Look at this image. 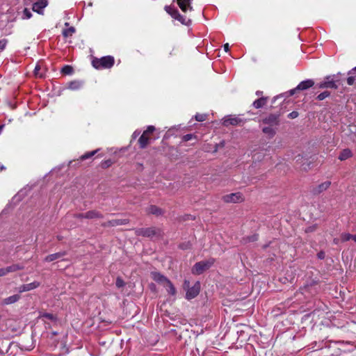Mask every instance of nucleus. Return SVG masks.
Returning <instances> with one entry per match:
<instances>
[{
    "label": "nucleus",
    "mask_w": 356,
    "mask_h": 356,
    "mask_svg": "<svg viewBox=\"0 0 356 356\" xmlns=\"http://www.w3.org/2000/svg\"><path fill=\"white\" fill-rule=\"evenodd\" d=\"M92 66L96 69H106L111 67L114 64L113 56H107L101 58H95L92 62Z\"/></svg>",
    "instance_id": "1"
},
{
    "label": "nucleus",
    "mask_w": 356,
    "mask_h": 356,
    "mask_svg": "<svg viewBox=\"0 0 356 356\" xmlns=\"http://www.w3.org/2000/svg\"><path fill=\"white\" fill-rule=\"evenodd\" d=\"M189 281L185 280L184 283V288L186 290V299L191 300L199 294L200 290V283L197 282L192 287L189 286Z\"/></svg>",
    "instance_id": "2"
},
{
    "label": "nucleus",
    "mask_w": 356,
    "mask_h": 356,
    "mask_svg": "<svg viewBox=\"0 0 356 356\" xmlns=\"http://www.w3.org/2000/svg\"><path fill=\"white\" fill-rule=\"evenodd\" d=\"M214 264L213 259L202 261L196 263L192 268V273L195 275H200L209 269Z\"/></svg>",
    "instance_id": "3"
},
{
    "label": "nucleus",
    "mask_w": 356,
    "mask_h": 356,
    "mask_svg": "<svg viewBox=\"0 0 356 356\" xmlns=\"http://www.w3.org/2000/svg\"><path fill=\"white\" fill-rule=\"evenodd\" d=\"M165 10L172 18L178 20L182 24L189 25V24L191 23V20L186 18V17L180 15L177 9L171 6H166L165 7Z\"/></svg>",
    "instance_id": "4"
},
{
    "label": "nucleus",
    "mask_w": 356,
    "mask_h": 356,
    "mask_svg": "<svg viewBox=\"0 0 356 356\" xmlns=\"http://www.w3.org/2000/svg\"><path fill=\"white\" fill-rule=\"evenodd\" d=\"M155 130V127L152 125H149L147 127V129L143 132L138 140V143L140 147L141 148H145L147 144L149 143V134L152 133Z\"/></svg>",
    "instance_id": "5"
},
{
    "label": "nucleus",
    "mask_w": 356,
    "mask_h": 356,
    "mask_svg": "<svg viewBox=\"0 0 356 356\" xmlns=\"http://www.w3.org/2000/svg\"><path fill=\"white\" fill-rule=\"evenodd\" d=\"M244 124V120L238 117V116H234V115H229L224 118L223 120V124L225 126H229V125H243Z\"/></svg>",
    "instance_id": "6"
},
{
    "label": "nucleus",
    "mask_w": 356,
    "mask_h": 356,
    "mask_svg": "<svg viewBox=\"0 0 356 356\" xmlns=\"http://www.w3.org/2000/svg\"><path fill=\"white\" fill-rule=\"evenodd\" d=\"M222 200L227 203H238L243 202L244 199L241 193H234L224 195Z\"/></svg>",
    "instance_id": "7"
},
{
    "label": "nucleus",
    "mask_w": 356,
    "mask_h": 356,
    "mask_svg": "<svg viewBox=\"0 0 356 356\" xmlns=\"http://www.w3.org/2000/svg\"><path fill=\"white\" fill-rule=\"evenodd\" d=\"M319 88H337V85L332 76H327L318 85Z\"/></svg>",
    "instance_id": "8"
},
{
    "label": "nucleus",
    "mask_w": 356,
    "mask_h": 356,
    "mask_svg": "<svg viewBox=\"0 0 356 356\" xmlns=\"http://www.w3.org/2000/svg\"><path fill=\"white\" fill-rule=\"evenodd\" d=\"M48 5L47 0H37L32 6V10L40 15H43L44 9Z\"/></svg>",
    "instance_id": "9"
},
{
    "label": "nucleus",
    "mask_w": 356,
    "mask_h": 356,
    "mask_svg": "<svg viewBox=\"0 0 356 356\" xmlns=\"http://www.w3.org/2000/svg\"><path fill=\"white\" fill-rule=\"evenodd\" d=\"M40 282H36V281L33 282L29 284H22L19 287V292L23 293V292L33 290V289L38 288L40 286Z\"/></svg>",
    "instance_id": "10"
},
{
    "label": "nucleus",
    "mask_w": 356,
    "mask_h": 356,
    "mask_svg": "<svg viewBox=\"0 0 356 356\" xmlns=\"http://www.w3.org/2000/svg\"><path fill=\"white\" fill-rule=\"evenodd\" d=\"M177 3L181 10L186 13L188 10H192V6H191V0H177Z\"/></svg>",
    "instance_id": "11"
},
{
    "label": "nucleus",
    "mask_w": 356,
    "mask_h": 356,
    "mask_svg": "<svg viewBox=\"0 0 356 356\" xmlns=\"http://www.w3.org/2000/svg\"><path fill=\"white\" fill-rule=\"evenodd\" d=\"M20 298H21V296L19 294L13 295L6 298H4L2 300L1 304L3 305H11V304L17 302Z\"/></svg>",
    "instance_id": "12"
},
{
    "label": "nucleus",
    "mask_w": 356,
    "mask_h": 356,
    "mask_svg": "<svg viewBox=\"0 0 356 356\" xmlns=\"http://www.w3.org/2000/svg\"><path fill=\"white\" fill-rule=\"evenodd\" d=\"M76 217L77 218H90V219H92V218H99L100 217V214L96 211H88L85 213H80V214H78L76 215Z\"/></svg>",
    "instance_id": "13"
},
{
    "label": "nucleus",
    "mask_w": 356,
    "mask_h": 356,
    "mask_svg": "<svg viewBox=\"0 0 356 356\" xmlns=\"http://www.w3.org/2000/svg\"><path fill=\"white\" fill-rule=\"evenodd\" d=\"M152 279L159 282V283H161L163 284V285H165L167 282L169 280L168 278H166L165 276H163V275L160 274L159 273H157V272H153L152 273Z\"/></svg>",
    "instance_id": "14"
},
{
    "label": "nucleus",
    "mask_w": 356,
    "mask_h": 356,
    "mask_svg": "<svg viewBox=\"0 0 356 356\" xmlns=\"http://www.w3.org/2000/svg\"><path fill=\"white\" fill-rule=\"evenodd\" d=\"M65 255H66V252H56L54 254H51L47 255L44 258V261L47 262H51L54 260L58 259Z\"/></svg>",
    "instance_id": "15"
},
{
    "label": "nucleus",
    "mask_w": 356,
    "mask_h": 356,
    "mask_svg": "<svg viewBox=\"0 0 356 356\" xmlns=\"http://www.w3.org/2000/svg\"><path fill=\"white\" fill-rule=\"evenodd\" d=\"M314 84V82L312 79H307L303 81H301L297 86L296 89L300 90H306L312 87Z\"/></svg>",
    "instance_id": "16"
},
{
    "label": "nucleus",
    "mask_w": 356,
    "mask_h": 356,
    "mask_svg": "<svg viewBox=\"0 0 356 356\" xmlns=\"http://www.w3.org/2000/svg\"><path fill=\"white\" fill-rule=\"evenodd\" d=\"M138 233H139V234H141L143 236L152 237L156 234V230L153 227H150V228L142 229L138 231Z\"/></svg>",
    "instance_id": "17"
},
{
    "label": "nucleus",
    "mask_w": 356,
    "mask_h": 356,
    "mask_svg": "<svg viewBox=\"0 0 356 356\" xmlns=\"http://www.w3.org/2000/svg\"><path fill=\"white\" fill-rule=\"evenodd\" d=\"M263 123L270 126H277L278 124L277 118L274 115H270L263 120Z\"/></svg>",
    "instance_id": "18"
},
{
    "label": "nucleus",
    "mask_w": 356,
    "mask_h": 356,
    "mask_svg": "<svg viewBox=\"0 0 356 356\" xmlns=\"http://www.w3.org/2000/svg\"><path fill=\"white\" fill-rule=\"evenodd\" d=\"M276 126H270L268 125L266 127H264L262 131L264 134L268 135L270 137H273L275 134V127Z\"/></svg>",
    "instance_id": "19"
},
{
    "label": "nucleus",
    "mask_w": 356,
    "mask_h": 356,
    "mask_svg": "<svg viewBox=\"0 0 356 356\" xmlns=\"http://www.w3.org/2000/svg\"><path fill=\"white\" fill-rule=\"evenodd\" d=\"M128 222L127 219H113L108 222V226H117L121 225H125Z\"/></svg>",
    "instance_id": "20"
},
{
    "label": "nucleus",
    "mask_w": 356,
    "mask_h": 356,
    "mask_svg": "<svg viewBox=\"0 0 356 356\" xmlns=\"http://www.w3.org/2000/svg\"><path fill=\"white\" fill-rule=\"evenodd\" d=\"M5 268L6 270V273L8 274L10 273L17 271L19 270H22L24 269V266L19 264H13L11 266L6 267Z\"/></svg>",
    "instance_id": "21"
},
{
    "label": "nucleus",
    "mask_w": 356,
    "mask_h": 356,
    "mask_svg": "<svg viewBox=\"0 0 356 356\" xmlns=\"http://www.w3.org/2000/svg\"><path fill=\"white\" fill-rule=\"evenodd\" d=\"M267 102V97H261L257 99L253 102V106L255 108H260L263 107Z\"/></svg>",
    "instance_id": "22"
},
{
    "label": "nucleus",
    "mask_w": 356,
    "mask_h": 356,
    "mask_svg": "<svg viewBox=\"0 0 356 356\" xmlns=\"http://www.w3.org/2000/svg\"><path fill=\"white\" fill-rule=\"evenodd\" d=\"M351 156H352L351 151L348 149H345L339 154V159L341 161H344V160L351 157Z\"/></svg>",
    "instance_id": "23"
},
{
    "label": "nucleus",
    "mask_w": 356,
    "mask_h": 356,
    "mask_svg": "<svg viewBox=\"0 0 356 356\" xmlns=\"http://www.w3.org/2000/svg\"><path fill=\"white\" fill-rule=\"evenodd\" d=\"M164 286L166 288L167 291L170 295L175 296L176 294V289L170 280L167 282Z\"/></svg>",
    "instance_id": "24"
},
{
    "label": "nucleus",
    "mask_w": 356,
    "mask_h": 356,
    "mask_svg": "<svg viewBox=\"0 0 356 356\" xmlns=\"http://www.w3.org/2000/svg\"><path fill=\"white\" fill-rule=\"evenodd\" d=\"M82 86V83L79 81H74L69 83L68 88L71 90H78Z\"/></svg>",
    "instance_id": "25"
},
{
    "label": "nucleus",
    "mask_w": 356,
    "mask_h": 356,
    "mask_svg": "<svg viewBox=\"0 0 356 356\" xmlns=\"http://www.w3.org/2000/svg\"><path fill=\"white\" fill-rule=\"evenodd\" d=\"M74 32H75V29L72 26L68 29H64L63 31V35L65 38H67V37L72 36Z\"/></svg>",
    "instance_id": "26"
},
{
    "label": "nucleus",
    "mask_w": 356,
    "mask_h": 356,
    "mask_svg": "<svg viewBox=\"0 0 356 356\" xmlns=\"http://www.w3.org/2000/svg\"><path fill=\"white\" fill-rule=\"evenodd\" d=\"M330 184H331V182L329 181H326L322 183L321 184H320L318 186V191L319 193H321V192H322L323 191L327 190L330 187Z\"/></svg>",
    "instance_id": "27"
},
{
    "label": "nucleus",
    "mask_w": 356,
    "mask_h": 356,
    "mask_svg": "<svg viewBox=\"0 0 356 356\" xmlns=\"http://www.w3.org/2000/svg\"><path fill=\"white\" fill-rule=\"evenodd\" d=\"M149 212L157 216L162 213L161 210L156 206H150L149 208Z\"/></svg>",
    "instance_id": "28"
},
{
    "label": "nucleus",
    "mask_w": 356,
    "mask_h": 356,
    "mask_svg": "<svg viewBox=\"0 0 356 356\" xmlns=\"http://www.w3.org/2000/svg\"><path fill=\"white\" fill-rule=\"evenodd\" d=\"M32 16V14H31V12L27 9V8H25L24 10H23V14H22V19H29Z\"/></svg>",
    "instance_id": "29"
},
{
    "label": "nucleus",
    "mask_w": 356,
    "mask_h": 356,
    "mask_svg": "<svg viewBox=\"0 0 356 356\" xmlns=\"http://www.w3.org/2000/svg\"><path fill=\"white\" fill-rule=\"evenodd\" d=\"M97 150H94L90 152L86 153V154L82 155L80 157V159H81V160H85V159H89L91 156H92L93 155H95L97 153Z\"/></svg>",
    "instance_id": "30"
},
{
    "label": "nucleus",
    "mask_w": 356,
    "mask_h": 356,
    "mask_svg": "<svg viewBox=\"0 0 356 356\" xmlns=\"http://www.w3.org/2000/svg\"><path fill=\"white\" fill-rule=\"evenodd\" d=\"M353 238V235L348 233H343L341 235V239L342 241H348Z\"/></svg>",
    "instance_id": "31"
},
{
    "label": "nucleus",
    "mask_w": 356,
    "mask_h": 356,
    "mask_svg": "<svg viewBox=\"0 0 356 356\" xmlns=\"http://www.w3.org/2000/svg\"><path fill=\"white\" fill-rule=\"evenodd\" d=\"M330 93L327 91H325V92H323L321 93H320L318 97H317V99L320 101H322L323 99H325L326 97H327L328 96H330Z\"/></svg>",
    "instance_id": "32"
},
{
    "label": "nucleus",
    "mask_w": 356,
    "mask_h": 356,
    "mask_svg": "<svg viewBox=\"0 0 356 356\" xmlns=\"http://www.w3.org/2000/svg\"><path fill=\"white\" fill-rule=\"evenodd\" d=\"M62 72L64 73V74H70L72 73V68L69 66V65H66L65 66L63 70H62Z\"/></svg>",
    "instance_id": "33"
},
{
    "label": "nucleus",
    "mask_w": 356,
    "mask_h": 356,
    "mask_svg": "<svg viewBox=\"0 0 356 356\" xmlns=\"http://www.w3.org/2000/svg\"><path fill=\"white\" fill-rule=\"evenodd\" d=\"M116 286L118 288H121L124 285V282L120 277H118L115 282Z\"/></svg>",
    "instance_id": "34"
},
{
    "label": "nucleus",
    "mask_w": 356,
    "mask_h": 356,
    "mask_svg": "<svg viewBox=\"0 0 356 356\" xmlns=\"http://www.w3.org/2000/svg\"><path fill=\"white\" fill-rule=\"evenodd\" d=\"M195 119H196V120H197L199 122L204 121L206 120V115H204V114H197L195 115Z\"/></svg>",
    "instance_id": "35"
},
{
    "label": "nucleus",
    "mask_w": 356,
    "mask_h": 356,
    "mask_svg": "<svg viewBox=\"0 0 356 356\" xmlns=\"http://www.w3.org/2000/svg\"><path fill=\"white\" fill-rule=\"evenodd\" d=\"M7 44V40L6 39H3L0 40V49L3 50Z\"/></svg>",
    "instance_id": "36"
},
{
    "label": "nucleus",
    "mask_w": 356,
    "mask_h": 356,
    "mask_svg": "<svg viewBox=\"0 0 356 356\" xmlns=\"http://www.w3.org/2000/svg\"><path fill=\"white\" fill-rule=\"evenodd\" d=\"M40 69V66L38 65H37L35 67L34 73H35V76L41 77L42 74H39Z\"/></svg>",
    "instance_id": "37"
},
{
    "label": "nucleus",
    "mask_w": 356,
    "mask_h": 356,
    "mask_svg": "<svg viewBox=\"0 0 356 356\" xmlns=\"http://www.w3.org/2000/svg\"><path fill=\"white\" fill-rule=\"evenodd\" d=\"M355 82V78L353 76H349L347 79V83L349 86H352Z\"/></svg>",
    "instance_id": "38"
},
{
    "label": "nucleus",
    "mask_w": 356,
    "mask_h": 356,
    "mask_svg": "<svg viewBox=\"0 0 356 356\" xmlns=\"http://www.w3.org/2000/svg\"><path fill=\"white\" fill-rule=\"evenodd\" d=\"M111 163L112 162L111 160H107L103 162L102 165L103 167H109L111 165Z\"/></svg>",
    "instance_id": "39"
},
{
    "label": "nucleus",
    "mask_w": 356,
    "mask_h": 356,
    "mask_svg": "<svg viewBox=\"0 0 356 356\" xmlns=\"http://www.w3.org/2000/svg\"><path fill=\"white\" fill-rule=\"evenodd\" d=\"M7 275L5 268H0V277Z\"/></svg>",
    "instance_id": "40"
},
{
    "label": "nucleus",
    "mask_w": 356,
    "mask_h": 356,
    "mask_svg": "<svg viewBox=\"0 0 356 356\" xmlns=\"http://www.w3.org/2000/svg\"><path fill=\"white\" fill-rule=\"evenodd\" d=\"M289 116L291 118H295L298 116V113L297 112H291V113H289Z\"/></svg>",
    "instance_id": "41"
},
{
    "label": "nucleus",
    "mask_w": 356,
    "mask_h": 356,
    "mask_svg": "<svg viewBox=\"0 0 356 356\" xmlns=\"http://www.w3.org/2000/svg\"><path fill=\"white\" fill-rule=\"evenodd\" d=\"M224 50L227 52L229 50V44L228 43H226L224 44Z\"/></svg>",
    "instance_id": "42"
},
{
    "label": "nucleus",
    "mask_w": 356,
    "mask_h": 356,
    "mask_svg": "<svg viewBox=\"0 0 356 356\" xmlns=\"http://www.w3.org/2000/svg\"><path fill=\"white\" fill-rule=\"evenodd\" d=\"M191 138H192V135H191V134H187V135H186V136H184V138H185V140H190Z\"/></svg>",
    "instance_id": "43"
},
{
    "label": "nucleus",
    "mask_w": 356,
    "mask_h": 356,
    "mask_svg": "<svg viewBox=\"0 0 356 356\" xmlns=\"http://www.w3.org/2000/svg\"><path fill=\"white\" fill-rule=\"evenodd\" d=\"M44 316H46L47 318H48L49 319H51L53 318L52 314H47L44 315Z\"/></svg>",
    "instance_id": "44"
},
{
    "label": "nucleus",
    "mask_w": 356,
    "mask_h": 356,
    "mask_svg": "<svg viewBox=\"0 0 356 356\" xmlns=\"http://www.w3.org/2000/svg\"><path fill=\"white\" fill-rule=\"evenodd\" d=\"M139 134H140V132L135 131V132L134 133V134H133V136H134V138H136V137L138 135H139Z\"/></svg>",
    "instance_id": "45"
},
{
    "label": "nucleus",
    "mask_w": 356,
    "mask_h": 356,
    "mask_svg": "<svg viewBox=\"0 0 356 356\" xmlns=\"http://www.w3.org/2000/svg\"><path fill=\"white\" fill-rule=\"evenodd\" d=\"M261 94H262V92H261V91H257V92H256V95H257V96H259V95H261Z\"/></svg>",
    "instance_id": "46"
},
{
    "label": "nucleus",
    "mask_w": 356,
    "mask_h": 356,
    "mask_svg": "<svg viewBox=\"0 0 356 356\" xmlns=\"http://www.w3.org/2000/svg\"><path fill=\"white\" fill-rule=\"evenodd\" d=\"M356 243V235H353V238H351Z\"/></svg>",
    "instance_id": "47"
},
{
    "label": "nucleus",
    "mask_w": 356,
    "mask_h": 356,
    "mask_svg": "<svg viewBox=\"0 0 356 356\" xmlns=\"http://www.w3.org/2000/svg\"><path fill=\"white\" fill-rule=\"evenodd\" d=\"M354 70H356V67L353 69Z\"/></svg>",
    "instance_id": "48"
}]
</instances>
